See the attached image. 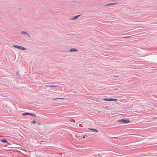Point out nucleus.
I'll return each instance as SVG.
<instances>
[{
  "label": "nucleus",
  "instance_id": "nucleus-5",
  "mask_svg": "<svg viewBox=\"0 0 157 157\" xmlns=\"http://www.w3.org/2000/svg\"><path fill=\"white\" fill-rule=\"evenodd\" d=\"M45 86L47 87H58L59 86L57 85L52 86V85H45Z\"/></svg>",
  "mask_w": 157,
  "mask_h": 157
},
{
  "label": "nucleus",
  "instance_id": "nucleus-1",
  "mask_svg": "<svg viewBox=\"0 0 157 157\" xmlns=\"http://www.w3.org/2000/svg\"><path fill=\"white\" fill-rule=\"evenodd\" d=\"M117 121L118 122H121L123 124H127L130 122V120L129 119L125 120L124 119H122L118 120Z\"/></svg>",
  "mask_w": 157,
  "mask_h": 157
},
{
  "label": "nucleus",
  "instance_id": "nucleus-14",
  "mask_svg": "<svg viewBox=\"0 0 157 157\" xmlns=\"http://www.w3.org/2000/svg\"><path fill=\"white\" fill-rule=\"evenodd\" d=\"M61 99V98H54V99H53V100H55V99Z\"/></svg>",
  "mask_w": 157,
  "mask_h": 157
},
{
  "label": "nucleus",
  "instance_id": "nucleus-3",
  "mask_svg": "<svg viewBox=\"0 0 157 157\" xmlns=\"http://www.w3.org/2000/svg\"><path fill=\"white\" fill-rule=\"evenodd\" d=\"M21 34L25 35L27 37L30 38V35L29 33L26 32L22 31L21 32Z\"/></svg>",
  "mask_w": 157,
  "mask_h": 157
},
{
  "label": "nucleus",
  "instance_id": "nucleus-10",
  "mask_svg": "<svg viewBox=\"0 0 157 157\" xmlns=\"http://www.w3.org/2000/svg\"><path fill=\"white\" fill-rule=\"evenodd\" d=\"M1 142L3 143H8V141L6 139H3L1 140Z\"/></svg>",
  "mask_w": 157,
  "mask_h": 157
},
{
  "label": "nucleus",
  "instance_id": "nucleus-4",
  "mask_svg": "<svg viewBox=\"0 0 157 157\" xmlns=\"http://www.w3.org/2000/svg\"><path fill=\"white\" fill-rule=\"evenodd\" d=\"M103 100V101H116L118 100V99H113V98L109 99H108L107 98H104Z\"/></svg>",
  "mask_w": 157,
  "mask_h": 157
},
{
  "label": "nucleus",
  "instance_id": "nucleus-9",
  "mask_svg": "<svg viewBox=\"0 0 157 157\" xmlns=\"http://www.w3.org/2000/svg\"><path fill=\"white\" fill-rule=\"evenodd\" d=\"M116 4H117L116 3H110L108 4H107L105 6H110L111 5H116Z\"/></svg>",
  "mask_w": 157,
  "mask_h": 157
},
{
  "label": "nucleus",
  "instance_id": "nucleus-2",
  "mask_svg": "<svg viewBox=\"0 0 157 157\" xmlns=\"http://www.w3.org/2000/svg\"><path fill=\"white\" fill-rule=\"evenodd\" d=\"M13 47L14 48H17L20 50H21L24 51H25L27 50L26 48L20 46H18L17 45H14L13 46Z\"/></svg>",
  "mask_w": 157,
  "mask_h": 157
},
{
  "label": "nucleus",
  "instance_id": "nucleus-8",
  "mask_svg": "<svg viewBox=\"0 0 157 157\" xmlns=\"http://www.w3.org/2000/svg\"><path fill=\"white\" fill-rule=\"evenodd\" d=\"M89 129L92 130L93 132H98V130L95 129H93V128H89Z\"/></svg>",
  "mask_w": 157,
  "mask_h": 157
},
{
  "label": "nucleus",
  "instance_id": "nucleus-11",
  "mask_svg": "<svg viewBox=\"0 0 157 157\" xmlns=\"http://www.w3.org/2000/svg\"><path fill=\"white\" fill-rule=\"evenodd\" d=\"M30 113H22V115L23 116H25L26 115H29Z\"/></svg>",
  "mask_w": 157,
  "mask_h": 157
},
{
  "label": "nucleus",
  "instance_id": "nucleus-6",
  "mask_svg": "<svg viewBox=\"0 0 157 157\" xmlns=\"http://www.w3.org/2000/svg\"><path fill=\"white\" fill-rule=\"evenodd\" d=\"M80 16V15H78L76 16H74V17H73L72 18H71V20H75L77 19V18Z\"/></svg>",
  "mask_w": 157,
  "mask_h": 157
},
{
  "label": "nucleus",
  "instance_id": "nucleus-13",
  "mask_svg": "<svg viewBox=\"0 0 157 157\" xmlns=\"http://www.w3.org/2000/svg\"><path fill=\"white\" fill-rule=\"evenodd\" d=\"M132 36H125L123 37V38H131L132 37Z\"/></svg>",
  "mask_w": 157,
  "mask_h": 157
},
{
  "label": "nucleus",
  "instance_id": "nucleus-15",
  "mask_svg": "<svg viewBox=\"0 0 157 157\" xmlns=\"http://www.w3.org/2000/svg\"><path fill=\"white\" fill-rule=\"evenodd\" d=\"M154 118H155V119H156L157 118V117H155Z\"/></svg>",
  "mask_w": 157,
  "mask_h": 157
},
{
  "label": "nucleus",
  "instance_id": "nucleus-7",
  "mask_svg": "<svg viewBox=\"0 0 157 157\" xmlns=\"http://www.w3.org/2000/svg\"><path fill=\"white\" fill-rule=\"evenodd\" d=\"M78 51L77 49H76L75 48H72L70 49V51L71 52H76Z\"/></svg>",
  "mask_w": 157,
  "mask_h": 157
},
{
  "label": "nucleus",
  "instance_id": "nucleus-12",
  "mask_svg": "<svg viewBox=\"0 0 157 157\" xmlns=\"http://www.w3.org/2000/svg\"><path fill=\"white\" fill-rule=\"evenodd\" d=\"M29 115L34 117H36V114L35 113H30Z\"/></svg>",
  "mask_w": 157,
  "mask_h": 157
},
{
  "label": "nucleus",
  "instance_id": "nucleus-16",
  "mask_svg": "<svg viewBox=\"0 0 157 157\" xmlns=\"http://www.w3.org/2000/svg\"><path fill=\"white\" fill-rule=\"evenodd\" d=\"M85 138V137H84H84H83V138Z\"/></svg>",
  "mask_w": 157,
  "mask_h": 157
}]
</instances>
